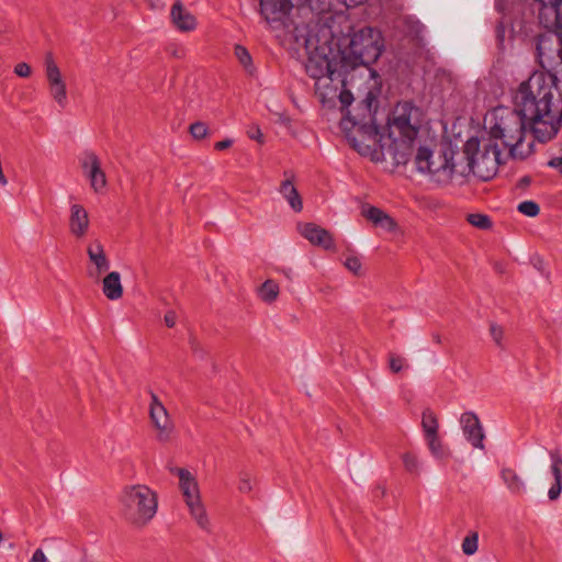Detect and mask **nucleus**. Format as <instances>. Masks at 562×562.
Returning a JSON list of instances; mask_svg holds the SVG:
<instances>
[{
	"label": "nucleus",
	"mask_w": 562,
	"mask_h": 562,
	"mask_svg": "<svg viewBox=\"0 0 562 562\" xmlns=\"http://www.w3.org/2000/svg\"><path fill=\"white\" fill-rule=\"evenodd\" d=\"M555 76L533 72L521 82L514 104L530 121V132L540 143L551 140L562 122V89Z\"/></svg>",
	"instance_id": "f257e3e1"
},
{
	"label": "nucleus",
	"mask_w": 562,
	"mask_h": 562,
	"mask_svg": "<svg viewBox=\"0 0 562 562\" xmlns=\"http://www.w3.org/2000/svg\"><path fill=\"white\" fill-rule=\"evenodd\" d=\"M337 94L340 103V111L346 115L340 122L341 130L351 147L362 156H369L372 161L384 160V145L382 144L383 135L380 133L375 124V111L378 109L379 88H370L363 98L352 109V102L356 100L353 94L345 89Z\"/></svg>",
	"instance_id": "f03ea898"
},
{
	"label": "nucleus",
	"mask_w": 562,
	"mask_h": 562,
	"mask_svg": "<svg viewBox=\"0 0 562 562\" xmlns=\"http://www.w3.org/2000/svg\"><path fill=\"white\" fill-rule=\"evenodd\" d=\"M349 38L350 42L348 48L342 52L340 65L334 60L328 59L327 56H324L327 77L330 81H338L341 85L340 89H342L341 81L344 80L346 83L342 68H356L358 66L369 67L379 59L385 46L384 37Z\"/></svg>",
	"instance_id": "7ed1b4c3"
},
{
	"label": "nucleus",
	"mask_w": 562,
	"mask_h": 562,
	"mask_svg": "<svg viewBox=\"0 0 562 562\" xmlns=\"http://www.w3.org/2000/svg\"><path fill=\"white\" fill-rule=\"evenodd\" d=\"M502 150L493 139L490 138L485 142L481 149L479 138H469L464 144L462 155H460V176L473 173L484 181L492 179L498 170Z\"/></svg>",
	"instance_id": "20e7f679"
},
{
	"label": "nucleus",
	"mask_w": 562,
	"mask_h": 562,
	"mask_svg": "<svg viewBox=\"0 0 562 562\" xmlns=\"http://www.w3.org/2000/svg\"><path fill=\"white\" fill-rule=\"evenodd\" d=\"M313 0H260V12L272 30L280 27L289 29L293 25L294 32H300V23L290 19V12L295 7L300 16L307 20L305 23L306 34L311 35V23L315 16Z\"/></svg>",
	"instance_id": "39448f33"
},
{
	"label": "nucleus",
	"mask_w": 562,
	"mask_h": 562,
	"mask_svg": "<svg viewBox=\"0 0 562 562\" xmlns=\"http://www.w3.org/2000/svg\"><path fill=\"white\" fill-rule=\"evenodd\" d=\"M414 164L417 171L429 173L440 184L449 183L454 175H460L461 169V162L456 160V153L451 148H446L435 157L429 148L419 147Z\"/></svg>",
	"instance_id": "423d86ee"
},
{
	"label": "nucleus",
	"mask_w": 562,
	"mask_h": 562,
	"mask_svg": "<svg viewBox=\"0 0 562 562\" xmlns=\"http://www.w3.org/2000/svg\"><path fill=\"white\" fill-rule=\"evenodd\" d=\"M496 122L491 127V139H501L504 147L513 151L522 143L527 130L530 131V121L519 109L507 110L502 115H495Z\"/></svg>",
	"instance_id": "0eeeda50"
},
{
	"label": "nucleus",
	"mask_w": 562,
	"mask_h": 562,
	"mask_svg": "<svg viewBox=\"0 0 562 562\" xmlns=\"http://www.w3.org/2000/svg\"><path fill=\"white\" fill-rule=\"evenodd\" d=\"M125 516L134 522L147 524L157 512V496L145 485H135L125 490L122 497Z\"/></svg>",
	"instance_id": "6e6552de"
},
{
	"label": "nucleus",
	"mask_w": 562,
	"mask_h": 562,
	"mask_svg": "<svg viewBox=\"0 0 562 562\" xmlns=\"http://www.w3.org/2000/svg\"><path fill=\"white\" fill-rule=\"evenodd\" d=\"M422 125V111L409 101L398 102L389 123V137L416 139Z\"/></svg>",
	"instance_id": "1a4fd4ad"
},
{
	"label": "nucleus",
	"mask_w": 562,
	"mask_h": 562,
	"mask_svg": "<svg viewBox=\"0 0 562 562\" xmlns=\"http://www.w3.org/2000/svg\"><path fill=\"white\" fill-rule=\"evenodd\" d=\"M179 476V486L184 501L190 508L192 517L199 527L204 530L209 529V518L203 504L201 503L199 485L191 472L184 468H176L172 470Z\"/></svg>",
	"instance_id": "9d476101"
},
{
	"label": "nucleus",
	"mask_w": 562,
	"mask_h": 562,
	"mask_svg": "<svg viewBox=\"0 0 562 562\" xmlns=\"http://www.w3.org/2000/svg\"><path fill=\"white\" fill-rule=\"evenodd\" d=\"M290 55L299 60L306 75L316 80V37H292Z\"/></svg>",
	"instance_id": "9b49d317"
},
{
	"label": "nucleus",
	"mask_w": 562,
	"mask_h": 562,
	"mask_svg": "<svg viewBox=\"0 0 562 562\" xmlns=\"http://www.w3.org/2000/svg\"><path fill=\"white\" fill-rule=\"evenodd\" d=\"M539 23L549 33L562 35V0H539Z\"/></svg>",
	"instance_id": "f8f14e48"
},
{
	"label": "nucleus",
	"mask_w": 562,
	"mask_h": 562,
	"mask_svg": "<svg viewBox=\"0 0 562 562\" xmlns=\"http://www.w3.org/2000/svg\"><path fill=\"white\" fill-rule=\"evenodd\" d=\"M82 169L94 192H101L106 187L105 173L101 168L99 157L93 151L86 153V157L82 161Z\"/></svg>",
	"instance_id": "ddd939ff"
},
{
	"label": "nucleus",
	"mask_w": 562,
	"mask_h": 562,
	"mask_svg": "<svg viewBox=\"0 0 562 562\" xmlns=\"http://www.w3.org/2000/svg\"><path fill=\"white\" fill-rule=\"evenodd\" d=\"M460 423L463 434L474 448L483 449L484 431L477 415L473 412H465L461 415Z\"/></svg>",
	"instance_id": "4468645a"
},
{
	"label": "nucleus",
	"mask_w": 562,
	"mask_h": 562,
	"mask_svg": "<svg viewBox=\"0 0 562 562\" xmlns=\"http://www.w3.org/2000/svg\"><path fill=\"white\" fill-rule=\"evenodd\" d=\"M150 405H149V416L154 424V426L160 430L158 436L159 440H166L168 438V424H169V415L164 406V404L159 401L156 393L150 391Z\"/></svg>",
	"instance_id": "2eb2a0df"
},
{
	"label": "nucleus",
	"mask_w": 562,
	"mask_h": 562,
	"mask_svg": "<svg viewBox=\"0 0 562 562\" xmlns=\"http://www.w3.org/2000/svg\"><path fill=\"white\" fill-rule=\"evenodd\" d=\"M284 180L281 181L279 192L288 201L290 207L300 213L303 210L302 196L294 186L295 175L292 170L283 171Z\"/></svg>",
	"instance_id": "dca6fc26"
},
{
	"label": "nucleus",
	"mask_w": 562,
	"mask_h": 562,
	"mask_svg": "<svg viewBox=\"0 0 562 562\" xmlns=\"http://www.w3.org/2000/svg\"><path fill=\"white\" fill-rule=\"evenodd\" d=\"M392 143L387 148V154L396 166L406 165L414 153L415 139L407 137H391Z\"/></svg>",
	"instance_id": "f3484780"
},
{
	"label": "nucleus",
	"mask_w": 562,
	"mask_h": 562,
	"mask_svg": "<svg viewBox=\"0 0 562 562\" xmlns=\"http://www.w3.org/2000/svg\"><path fill=\"white\" fill-rule=\"evenodd\" d=\"M89 227L88 212L80 204H72L70 207L69 228L70 232L77 236L82 237L86 235Z\"/></svg>",
	"instance_id": "a211bd4d"
},
{
	"label": "nucleus",
	"mask_w": 562,
	"mask_h": 562,
	"mask_svg": "<svg viewBox=\"0 0 562 562\" xmlns=\"http://www.w3.org/2000/svg\"><path fill=\"white\" fill-rule=\"evenodd\" d=\"M171 19L176 27L180 32H191L196 25L194 15H192L180 1H177L170 12Z\"/></svg>",
	"instance_id": "6ab92c4d"
},
{
	"label": "nucleus",
	"mask_w": 562,
	"mask_h": 562,
	"mask_svg": "<svg viewBox=\"0 0 562 562\" xmlns=\"http://www.w3.org/2000/svg\"><path fill=\"white\" fill-rule=\"evenodd\" d=\"M364 217L386 232H394L397 227L396 222L379 207L370 206L363 210Z\"/></svg>",
	"instance_id": "aec40b11"
},
{
	"label": "nucleus",
	"mask_w": 562,
	"mask_h": 562,
	"mask_svg": "<svg viewBox=\"0 0 562 562\" xmlns=\"http://www.w3.org/2000/svg\"><path fill=\"white\" fill-rule=\"evenodd\" d=\"M103 294L111 301H115L123 295V285L121 283V274L117 271L109 272L102 282Z\"/></svg>",
	"instance_id": "412c9836"
},
{
	"label": "nucleus",
	"mask_w": 562,
	"mask_h": 562,
	"mask_svg": "<svg viewBox=\"0 0 562 562\" xmlns=\"http://www.w3.org/2000/svg\"><path fill=\"white\" fill-rule=\"evenodd\" d=\"M551 472L554 477V484L550 487L548 496L551 501L559 498L562 491V458L558 452H551Z\"/></svg>",
	"instance_id": "4be33fe9"
},
{
	"label": "nucleus",
	"mask_w": 562,
	"mask_h": 562,
	"mask_svg": "<svg viewBox=\"0 0 562 562\" xmlns=\"http://www.w3.org/2000/svg\"><path fill=\"white\" fill-rule=\"evenodd\" d=\"M87 254L90 261L95 265L99 274L109 270L110 261L100 241L95 240L91 244L87 249Z\"/></svg>",
	"instance_id": "5701e85b"
},
{
	"label": "nucleus",
	"mask_w": 562,
	"mask_h": 562,
	"mask_svg": "<svg viewBox=\"0 0 562 562\" xmlns=\"http://www.w3.org/2000/svg\"><path fill=\"white\" fill-rule=\"evenodd\" d=\"M502 480L509 492L514 495H522L526 492V485L517 472L510 468H505L501 472Z\"/></svg>",
	"instance_id": "b1692460"
},
{
	"label": "nucleus",
	"mask_w": 562,
	"mask_h": 562,
	"mask_svg": "<svg viewBox=\"0 0 562 562\" xmlns=\"http://www.w3.org/2000/svg\"><path fill=\"white\" fill-rule=\"evenodd\" d=\"M234 54L245 72L249 77H255L257 75V68L248 48L241 44H236L234 47Z\"/></svg>",
	"instance_id": "393cba45"
},
{
	"label": "nucleus",
	"mask_w": 562,
	"mask_h": 562,
	"mask_svg": "<svg viewBox=\"0 0 562 562\" xmlns=\"http://www.w3.org/2000/svg\"><path fill=\"white\" fill-rule=\"evenodd\" d=\"M422 427H423L425 437L438 435V428H439L438 419H437L436 414L429 408H427L423 412Z\"/></svg>",
	"instance_id": "a878e982"
},
{
	"label": "nucleus",
	"mask_w": 562,
	"mask_h": 562,
	"mask_svg": "<svg viewBox=\"0 0 562 562\" xmlns=\"http://www.w3.org/2000/svg\"><path fill=\"white\" fill-rule=\"evenodd\" d=\"M278 295H279V284L271 279L266 280L259 288V296L266 303L274 302L277 300Z\"/></svg>",
	"instance_id": "bb28decb"
},
{
	"label": "nucleus",
	"mask_w": 562,
	"mask_h": 562,
	"mask_svg": "<svg viewBox=\"0 0 562 562\" xmlns=\"http://www.w3.org/2000/svg\"><path fill=\"white\" fill-rule=\"evenodd\" d=\"M44 64L48 83H56L58 80L63 79L52 52L46 53Z\"/></svg>",
	"instance_id": "cd10ccee"
},
{
	"label": "nucleus",
	"mask_w": 562,
	"mask_h": 562,
	"mask_svg": "<svg viewBox=\"0 0 562 562\" xmlns=\"http://www.w3.org/2000/svg\"><path fill=\"white\" fill-rule=\"evenodd\" d=\"M538 38H539V41L537 43V52H538L539 64L541 65L542 68L553 69L554 65H553L552 57L544 52L550 37H538Z\"/></svg>",
	"instance_id": "c85d7f7f"
},
{
	"label": "nucleus",
	"mask_w": 562,
	"mask_h": 562,
	"mask_svg": "<svg viewBox=\"0 0 562 562\" xmlns=\"http://www.w3.org/2000/svg\"><path fill=\"white\" fill-rule=\"evenodd\" d=\"M49 90L53 99L59 106L65 108L67 103V90L65 81L58 80L56 83H49Z\"/></svg>",
	"instance_id": "c756f323"
},
{
	"label": "nucleus",
	"mask_w": 562,
	"mask_h": 562,
	"mask_svg": "<svg viewBox=\"0 0 562 562\" xmlns=\"http://www.w3.org/2000/svg\"><path fill=\"white\" fill-rule=\"evenodd\" d=\"M427 446L431 454L437 459H442L447 456V452L442 446V442L438 435L425 437Z\"/></svg>",
	"instance_id": "7c9ffc66"
},
{
	"label": "nucleus",
	"mask_w": 562,
	"mask_h": 562,
	"mask_svg": "<svg viewBox=\"0 0 562 562\" xmlns=\"http://www.w3.org/2000/svg\"><path fill=\"white\" fill-rule=\"evenodd\" d=\"M467 221L474 227L480 229H488L492 227L491 218L481 213H471L467 215Z\"/></svg>",
	"instance_id": "2f4dec72"
},
{
	"label": "nucleus",
	"mask_w": 562,
	"mask_h": 562,
	"mask_svg": "<svg viewBox=\"0 0 562 562\" xmlns=\"http://www.w3.org/2000/svg\"><path fill=\"white\" fill-rule=\"evenodd\" d=\"M189 133L195 140H202L209 135V126L205 122L196 121L190 124Z\"/></svg>",
	"instance_id": "473e14b6"
},
{
	"label": "nucleus",
	"mask_w": 562,
	"mask_h": 562,
	"mask_svg": "<svg viewBox=\"0 0 562 562\" xmlns=\"http://www.w3.org/2000/svg\"><path fill=\"white\" fill-rule=\"evenodd\" d=\"M321 1L322 0H318V10H321V12H318V24L321 23V21H324L325 23H327V21L331 18V16L327 18L324 14L326 10H328V11L333 10L337 14V18H340L339 13L344 12V8H341V11H337V10H335L336 2L334 0H325L324 4H322Z\"/></svg>",
	"instance_id": "72a5a7b5"
},
{
	"label": "nucleus",
	"mask_w": 562,
	"mask_h": 562,
	"mask_svg": "<svg viewBox=\"0 0 562 562\" xmlns=\"http://www.w3.org/2000/svg\"><path fill=\"white\" fill-rule=\"evenodd\" d=\"M479 535L471 532L462 541V551L467 555H472L477 551Z\"/></svg>",
	"instance_id": "f704fd0d"
},
{
	"label": "nucleus",
	"mask_w": 562,
	"mask_h": 562,
	"mask_svg": "<svg viewBox=\"0 0 562 562\" xmlns=\"http://www.w3.org/2000/svg\"><path fill=\"white\" fill-rule=\"evenodd\" d=\"M297 229L313 246H316V224L315 223H297Z\"/></svg>",
	"instance_id": "c9c22d12"
},
{
	"label": "nucleus",
	"mask_w": 562,
	"mask_h": 562,
	"mask_svg": "<svg viewBox=\"0 0 562 562\" xmlns=\"http://www.w3.org/2000/svg\"><path fill=\"white\" fill-rule=\"evenodd\" d=\"M517 210L529 217H535L539 214L540 207L535 201H522L518 204Z\"/></svg>",
	"instance_id": "e433bc0d"
},
{
	"label": "nucleus",
	"mask_w": 562,
	"mask_h": 562,
	"mask_svg": "<svg viewBox=\"0 0 562 562\" xmlns=\"http://www.w3.org/2000/svg\"><path fill=\"white\" fill-rule=\"evenodd\" d=\"M318 247L334 251L336 249L331 235L324 228L318 227Z\"/></svg>",
	"instance_id": "4c0bfd02"
},
{
	"label": "nucleus",
	"mask_w": 562,
	"mask_h": 562,
	"mask_svg": "<svg viewBox=\"0 0 562 562\" xmlns=\"http://www.w3.org/2000/svg\"><path fill=\"white\" fill-rule=\"evenodd\" d=\"M406 35H419L425 31V25L414 18H407L405 20Z\"/></svg>",
	"instance_id": "58836bf2"
},
{
	"label": "nucleus",
	"mask_w": 562,
	"mask_h": 562,
	"mask_svg": "<svg viewBox=\"0 0 562 562\" xmlns=\"http://www.w3.org/2000/svg\"><path fill=\"white\" fill-rule=\"evenodd\" d=\"M402 459L406 471L413 474H418L419 463L415 454L406 452L403 454Z\"/></svg>",
	"instance_id": "ea45409f"
},
{
	"label": "nucleus",
	"mask_w": 562,
	"mask_h": 562,
	"mask_svg": "<svg viewBox=\"0 0 562 562\" xmlns=\"http://www.w3.org/2000/svg\"><path fill=\"white\" fill-rule=\"evenodd\" d=\"M344 266L350 271L352 272L353 274H360L361 272V267H362V263H361V260L358 256L356 255H350L346 258V260L344 261Z\"/></svg>",
	"instance_id": "a19ab883"
},
{
	"label": "nucleus",
	"mask_w": 562,
	"mask_h": 562,
	"mask_svg": "<svg viewBox=\"0 0 562 562\" xmlns=\"http://www.w3.org/2000/svg\"><path fill=\"white\" fill-rule=\"evenodd\" d=\"M165 50L167 54H169L170 56H172L177 59H182L186 57V48L176 42H170L165 47Z\"/></svg>",
	"instance_id": "79ce46f5"
},
{
	"label": "nucleus",
	"mask_w": 562,
	"mask_h": 562,
	"mask_svg": "<svg viewBox=\"0 0 562 562\" xmlns=\"http://www.w3.org/2000/svg\"><path fill=\"white\" fill-rule=\"evenodd\" d=\"M405 364V359L395 353L389 355V367L393 373H398Z\"/></svg>",
	"instance_id": "37998d69"
},
{
	"label": "nucleus",
	"mask_w": 562,
	"mask_h": 562,
	"mask_svg": "<svg viewBox=\"0 0 562 562\" xmlns=\"http://www.w3.org/2000/svg\"><path fill=\"white\" fill-rule=\"evenodd\" d=\"M247 136L250 139L258 142L259 144H263L265 143L263 133L261 132L260 126L257 125V124H252V125L249 126V128L247 131Z\"/></svg>",
	"instance_id": "c03bdc74"
},
{
	"label": "nucleus",
	"mask_w": 562,
	"mask_h": 562,
	"mask_svg": "<svg viewBox=\"0 0 562 562\" xmlns=\"http://www.w3.org/2000/svg\"><path fill=\"white\" fill-rule=\"evenodd\" d=\"M490 334H491L493 340L495 341V344L497 346H502V339H503V336H504L503 328L501 326H498L497 324L492 323L490 325Z\"/></svg>",
	"instance_id": "a18cd8bd"
},
{
	"label": "nucleus",
	"mask_w": 562,
	"mask_h": 562,
	"mask_svg": "<svg viewBox=\"0 0 562 562\" xmlns=\"http://www.w3.org/2000/svg\"><path fill=\"white\" fill-rule=\"evenodd\" d=\"M32 72L31 66L27 63H19L14 67V74L21 78H27Z\"/></svg>",
	"instance_id": "49530a36"
},
{
	"label": "nucleus",
	"mask_w": 562,
	"mask_h": 562,
	"mask_svg": "<svg viewBox=\"0 0 562 562\" xmlns=\"http://www.w3.org/2000/svg\"><path fill=\"white\" fill-rule=\"evenodd\" d=\"M336 2L335 10L341 11V8L355 7L362 3L364 0H334ZM324 4L325 0L321 1Z\"/></svg>",
	"instance_id": "de8ad7c7"
},
{
	"label": "nucleus",
	"mask_w": 562,
	"mask_h": 562,
	"mask_svg": "<svg viewBox=\"0 0 562 562\" xmlns=\"http://www.w3.org/2000/svg\"><path fill=\"white\" fill-rule=\"evenodd\" d=\"M234 140L232 138H225L214 144V149L218 151L226 150L232 147Z\"/></svg>",
	"instance_id": "09e8293b"
},
{
	"label": "nucleus",
	"mask_w": 562,
	"mask_h": 562,
	"mask_svg": "<svg viewBox=\"0 0 562 562\" xmlns=\"http://www.w3.org/2000/svg\"><path fill=\"white\" fill-rule=\"evenodd\" d=\"M165 324L168 328H172L177 322V314L173 311H168L164 316Z\"/></svg>",
	"instance_id": "8fccbe9b"
},
{
	"label": "nucleus",
	"mask_w": 562,
	"mask_h": 562,
	"mask_svg": "<svg viewBox=\"0 0 562 562\" xmlns=\"http://www.w3.org/2000/svg\"><path fill=\"white\" fill-rule=\"evenodd\" d=\"M274 114L278 116V123L284 126H289L291 124V117L286 114L285 111L274 112Z\"/></svg>",
	"instance_id": "3c124183"
},
{
	"label": "nucleus",
	"mask_w": 562,
	"mask_h": 562,
	"mask_svg": "<svg viewBox=\"0 0 562 562\" xmlns=\"http://www.w3.org/2000/svg\"><path fill=\"white\" fill-rule=\"evenodd\" d=\"M238 490L241 493H249L252 490L249 479H240Z\"/></svg>",
	"instance_id": "603ef678"
},
{
	"label": "nucleus",
	"mask_w": 562,
	"mask_h": 562,
	"mask_svg": "<svg viewBox=\"0 0 562 562\" xmlns=\"http://www.w3.org/2000/svg\"><path fill=\"white\" fill-rule=\"evenodd\" d=\"M30 562H47V558L42 549H36Z\"/></svg>",
	"instance_id": "864d4df0"
},
{
	"label": "nucleus",
	"mask_w": 562,
	"mask_h": 562,
	"mask_svg": "<svg viewBox=\"0 0 562 562\" xmlns=\"http://www.w3.org/2000/svg\"><path fill=\"white\" fill-rule=\"evenodd\" d=\"M557 57L559 58V66L562 71V37H557Z\"/></svg>",
	"instance_id": "5fc2aeb1"
},
{
	"label": "nucleus",
	"mask_w": 562,
	"mask_h": 562,
	"mask_svg": "<svg viewBox=\"0 0 562 562\" xmlns=\"http://www.w3.org/2000/svg\"><path fill=\"white\" fill-rule=\"evenodd\" d=\"M549 166L559 169L562 173V157H554L549 161Z\"/></svg>",
	"instance_id": "6e6d98bb"
},
{
	"label": "nucleus",
	"mask_w": 562,
	"mask_h": 562,
	"mask_svg": "<svg viewBox=\"0 0 562 562\" xmlns=\"http://www.w3.org/2000/svg\"><path fill=\"white\" fill-rule=\"evenodd\" d=\"M431 338L434 340L435 344L437 345H441L442 344V337L439 333H432L431 334Z\"/></svg>",
	"instance_id": "4d7b16f0"
},
{
	"label": "nucleus",
	"mask_w": 562,
	"mask_h": 562,
	"mask_svg": "<svg viewBox=\"0 0 562 562\" xmlns=\"http://www.w3.org/2000/svg\"><path fill=\"white\" fill-rule=\"evenodd\" d=\"M519 183L520 186L525 187V186H528L530 183V178L529 177H524L519 180Z\"/></svg>",
	"instance_id": "13d9d810"
},
{
	"label": "nucleus",
	"mask_w": 562,
	"mask_h": 562,
	"mask_svg": "<svg viewBox=\"0 0 562 562\" xmlns=\"http://www.w3.org/2000/svg\"><path fill=\"white\" fill-rule=\"evenodd\" d=\"M190 345H191L192 350H193V351H196V345H198V342H196L195 338H191V339H190Z\"/></svg>",
	"instance_id": "bf43d9fd"
},
{
	"label": "nucleus",
	"mask_w": 562,
	"mask_h": 562,
	"mask_svg": "<svg viewBox=\"0 0 562 562\" xmlns=\"http://www.w3.org/2000/svg\"><path fill=\"white\" fill-rule=\"evenodd\" d=\"M508 32L510 33V35H515L516 33H519V32H520V30H519V31H516V30H515V27H514V26H512V29H510V30H508Z\"/></svg>",
	"instance_id": "052dcab7"
},
{
	"label": "nucleus",
	"mask_w": 562,
	"mask_h": 562,
	"mask_svg": "<svg viewBox=\"0 0 562 562\" xmlns=\"http://www.w3.org/2000/svg\"><path fill=\"white\" fill-rule=\"evenodd\" d=\"M318 291H322V292L330 294L333 292V289L331 288H327L326 290L318 289Z\"/></svg>",
	"instance_id": "680f3d73"
},
{
	"label": "nucleus",
	"mask_w": 562,
	"mask_h": 562,
	"mask_svg": "<svg viewBox=\"0 0 562 562\" xmlns=\"http://www.w3.org/2000/svg\"><path fill=\"white\" fill-rule=\"evenodd\" d=\"M369 70H370L371 77H373V78L378 77V74L374 69L369 68Z\"/></svg>",
	"instance_id": "e2e57ef3"
},
{
	"label": "nucleus",
	"mask_w": 562,
	"mask_h": 562,
	"mask_svg": "<svg viewBox=\"0 0 562 562\" xmlns=\"http://www.w3.org/2000/svg\"><path fill=\"white\" fill-rule=\"evenodd\" d=\"M501 27H502V31H501L502 34H505L507 32V30L504 26V22H502Z\"/></svg>",
	"instance_id": "0e129e2a"
},
{
	"label": "nucleus",
	"mask_w": 562,
	"mask_h": 562,
	"mask_svg": "<svg viewBox=\"0 0 562 562\" xmlns=\"http://www.w3.org/2000/svg\"><path fill=\"white\" fill-rule=\"evenodd\" d=\"M316 86H317V82L315 81V82H314V87H313V89H314V91H315V92H316Z\"/></svg>",
	"instance_id": "69168bd1"
}]
</instances>
